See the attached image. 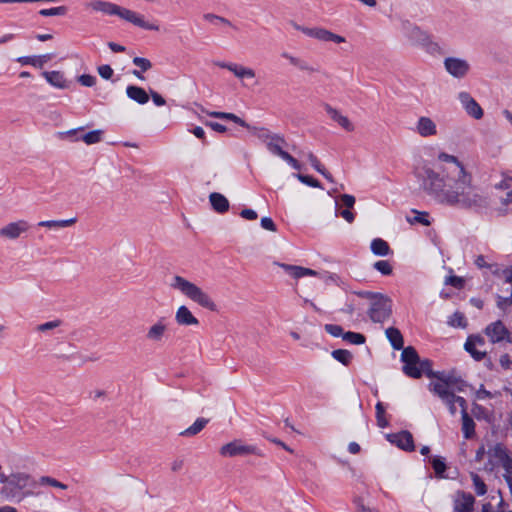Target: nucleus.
Masks as SVG:
<instances>
[{
    "label": "nucleus",
    "mask_w": 512,
    "mask_h": 512,
    "mask_svg": "<svg viewBox=\"0 0 512 512\" xmlns=\"http://www.w3.org/2000/svg\"><path fill=\"white\" fill-rule=\"evenodd\" d=\"M438 160L443 163L440 173L425 163L414 168V176L425 194L450 207L477 210L488 205L487 197L473 185L471 173L456 156L440 153Z\"/></svg>",
    "instance_id": "f257e3e1"
},
{
    "label": "nucleus",
    "mask_w": 512,
    "mask_h": 512,
    "mask_svg": "<svg viewBox=\"0 0 512 512\" xmlns=\"http://www.w3.org/2000/svg\"><path fill=\"white\" fill-rule=\"evenodd\" d=\"M171 289L179 292L182 296L193 301L202 308L210 311L216 310V304L201 287L180 275H173L170 279Z\"/></svg>",
    "instance_id": "f03ea898"
},
{
    "label": "nucleus",
    "mask_w": 512,
    "mask_h": 512,
    "mask_svg": "<svg viewBox=\"0 0 512 512\" xmlns=\"http://www.w3.org/2000/svg\"><path fill=\"white\" fill-rule=\"evenodd\" d=\"M3 484L5 485L1 490V494L7 499H11L17 497L21 490L34 486L35 483L29 474L17 472L7 476Z\"/></svg>",
    "instance_id": "7ed1b4c3"
},
{
    "label": "nucleus",
    "mask_w": 512,
    "mask_h": 512,
    "mask_svg": "<svg viewBox=\"0 0 512 512\" xmlns=\"http://www.w3.org/2000/svg\"><path fill=\"white\" fill-rule=\"evenodd\" d=\"M203 111L210 117L230 120L242 127L251 129L253 131V133L258 137V139L261 140L265 145H267L271 140H273L274 136L276 135V134L271 133L268 129L263 128V127L262 128L251 127L242 118H240L239 116H237L234 113L219 112V111H205V110H203Z\"/></svg>",
    "instance_id": "20e7f679"
},
{
    "label": "nucleus",
    "mask_w": 512,
    "mask_h": 512,
    "mask_svg": "<svg viewBox=\"0 0 512 512\" xmlns=\"http://www.w3.org/2000/svg\"><path fill=\"white\" fill-rule=\"evenodd\" d=\"M368 316L375 323H383L392 313V303L389 297L384 294H377L369 303Z\"/></svg>",
    "instance_id": "39448f33"
},
{
    "label": "nucleus",
    "mask_w": 512,
    "mask_h": 512,
    "mask_svg": "<svg viewBox=\"0 0 512 512\" xmlns=\"http://www.w3.org/2000/svg\"><path fill=\"white\" fill-rule=\"evenodd\" d=\"M168 338L169 323L164 317H161L150 324L145 332L146 341L152 345H163L168 340Z\"/></svg>",
    "instance_id": "423d86ee"
},
{
    "label": "nucleus",
    "mask_w": 512,
    "mask_h": 512,
    "mask_svg": "<svg viewBox=\"0 0 512 512\" xmlns=\"http://www.w3.org/2000/svg\"><path fill=\"white\" fill-rule=\"evenodd\" d=\"M407 38L411 45L421 47L429 53L438 52L440 47L433 41L431 35L417 26H412L407 32Z\"/></svg>",
    "instance_id": "0eeeda50"
},
{
    "label": "nucleus",
    "mask_w": 512,
    "mask_h": 512,
    "mask_svg": "<svg viewBox=\"0 0 512 512\" xmlns=\"http://www.w3.org/2000/svg\"><path fill=\"white\" fill-rule=\"evenodd\" d=\"M401 360L404 363L402 370L405 375L414 379L421 377L419 355L414 347H405L401 353Z\"/></svg>",
    "instance_id": "6e6552de"
},
{
    "label": "nucleus",
    "mask_w": 512,
    "mask_h": 512,
    "mask_svg": "<svg viewBox=\"0 0 512 512\" xmlns=\"http://www.w3.org/2000/svg\"><path fill=\"white\" fill-rule=\"evenodd\" d=\"M219 452L224 457L246 456L250 454L261 456V453L256 446L244 444L239 439L223 445Z\"/></svg>",
    "instance_id": "1a4fd4ad"
},
{
    "label": "nucleus",
    "mask_w": 512,
    "mask_h": 512,
    "mask_svg": "<svg viewBox=\"0 0 512 512\" xmlns=\"http://www.w3.org/2000/svg\"><path fill=\"white\" fill-rule=\"evenodd\" d=\"M114 15L119 16L121 19L126 20L135 26L146 30L158 31L159 26L155 24H150L144 20V17L130 9L121 7L116 4Z\"/></svg>",
    "instance_id": "9d476101"
},
{
    "label": "nucleus",
    "mask_w": 512,
    "mask_h": 512,
    "mask_svg": "<svg viewBox=\"0 0 512 512\" xmlns=\"http://www.w3.org/2000/svg\"><path fill=\"white\" fill-rule=\"evenodd\" d=\"M444 68L454 78L462 79L470 71V64L467 60L459 57H447L444 59Z\"/></svg>",
    "instance_id": "9b49d317"
},
{
    "label": "nucleus",
    "mask_w": 512,
    "mask_h": 512,
    "mask_svg": "<svg viewBox=\"0 0 512 512\" xmlns=\"http://www.w3.org/2000/svg\"><path fill=\"white\" fill-rule=\"evenodd\" d=\"M485 334L493 344H499L504 341L512 343L511 333L500 320L489 324L485 328Z\"/></svg>",
    "instance_id": "f8f14e48"
},
{
    "label": "nucleus",
    "mask_w": 512,
    "mask_h": 512,
    "mask_svg": "<svg viewBox=\"0 0 512 512\" xmlns=\"http://www.w3.org/2000/svg\"><path fill=\"white\" fill-rule=\"evenodd\" d=\"M30 224L24 219L9 222L0 228V237L6 240H16L28 232Z\"/></svg>",
    "instance_id": "ddd939ff"
},
{
    "label": "nucleus",
    "mask_w": 512,
    "mask_h": 512,
    "mask_svg": "<svg viewBox=\"0 0 512 512\" xmlns=\"http://www.w3.org/2000/svg\"><path fill=\"white\" fill-rule=\"evenodd\" d=\"M447 385V383H430L429 388L445 402L450 413L454 415L457 411L455 406L457 402H455V395L447 390L449 388Z\"/></svg>",
    "instance_id": "4468645a"
},
{
    "label": "nucleus",
    "mask_w": 512,
    "mask_h": 512,
    "mask_svg": "<svg viewBox=\"0 0 512 512\" xmlns=\"http://www.w3.org/2000/svg\"><path fill=\"white\" fill-rule=\"evenodd\" d=\"M458 99L468 115L477 120L483 117V109L468 92H460Z\"/></svg>",
    "instance_id": "2eb2a0df"
},
{
    "label": "nucleus",
    "mask_w": 512,
    "mask_h": 512,
    "mask_svg": "<svg viewBox=\"0 0 512 512\" xmlns=\"http://www.w3.org/2000/svg\"><path fill=\"white\" fill-rule=\"evenodd\" d=\"M388 440L405 451L414 450L413 436L408 431H401L399 433L389 434Z\"/></svg>",
    "instance_id": "dca6fc26"
},
{
    "label": "nucleus",
    "mask_w": 512,
    "mask_h": 512,
    "mask_svg": "<svg viewBox=\"0 0 512 512\" xmlns=\"http://www.w3.org/2000/svg\"><path fill=\"white\" fill-rule=\"evenodd\" d=\"M175 322L179 326H198L200 323L186 305H180L176 309Z\"/></svg>",
    "instance_id": "f3484780"
},
{
    "label": "nucleus",
    "mask_w": 512,
    "mask_h": 512,
    "mask_svg": "<svg viewBox=\"0 0 512 512\" xmlns=\"http://www.w3.org/2000/svg\"><path fill=\"white\" fill-rule=\"evenodd\" d=\"M415 132L422 137H431L437 135L436 123L427 116H421L415 125Z\"/></svg>",
    "instance_id": "a211bd4d"
},
{
    "label": "nucleus",
    "mask_w": 512,
    "mask_h": 512,
    "mask_svg": "<svg viewBox=\"0 0 512 512\" xmlns=\"http://www.w3.org/2000/svg\"><path fill=\"white\" fill-rule=\"evenodd\" d=\"M324 109L326 113L330 116V118L338 123L345 131L353 132L355 130L354 124L350 121V119L343 115L339 110L332 107L329 104H325Z\"/></svg>",
    "instance_id": "6ab92c4d"
},
{
    "label": "nucleus",
    "mask_w": 512,
    "mask_h": 512,
    "mask_svg": "<svg viewBox=\"0 0 512 512\" xmlns=\"http://www.w3.org/2000/svg\"><path fill=\"white\" fill-rule=\"evenodd\" d=\"M281 57L286 59L290 63V65L296 67L302 72H306L308 74H315L319 72L318 68L310 65L309 62H307L306 60L294 56L288 52H282Z\"/></svg>",
    "instance_id": "aec40b11"
},
{
    "label": "nucleus",
    "mask_w": 512,
    "mask_h": 512,
    "mask_svg": "<svg viewBox=\"0 0 512 512\" xmlns=\"http://www.w3.org/2000/svg\"><path fill=\"white\" fill-rule=\"evenodd\" d=\"M281 268H283L289 275H291L295 279H299L305 276H316L318 272L312 270L310 268H305L302 266L289 265V264H278Z\"/></svg>",
    "instance_id": "412c9836"
},
{
    "label": "nucleus",
    "mask_w": 512,
    "mask_h": 512,
    "mask_svg": "<svg viewBox=\"0 0 512 512\" xmlns=\"http://www.w3.org/2000/svg\"><path fill=\"white\" fill-rule=\"evenodd\" d=\"M42 76L46 79V81L59 89L68 88V81L65 79L64 74L60 71H44Z\"/></svg>",
    "instance_id": "4be33fe9"
},
{
    "label": "nucleus",
    "mask_w": 512,
    "mask_h": 512,
    "mask_svg": "<svg viewBox=\"0 0 512 512\" xmlns=\"http://www.w3.org/2000/svg\"><path fill=\"white\" fill-rule=\"evenodd\" d=\"M127 97L140 105H144L149 101V94L142 87L129 85L126 88Z\"/></svg>",
    "instance_id": "5701e85b"
},
{
    "label": "nucleus",
    "mask_w": 512,
    "mask_h": 512,
    "mask_svg": "<svg viewBox=\"0 0 512 512\" xmlns=\"http://www.w3.org/2000/svg\"><path fill=\"white\" fill-rule=\"evenodd\" d=\"M53 55L43 54L38 56H21L17 58V62L22 65H32L37 68H42L47 62L52 59Z\"/></svg>",
    "instance_id": "b1692460"
},
{
    "label": "nucleus",
    "mask_w": 512,
    "mask_h": 512,
    "mask_svg": "<svg viewBox=\"0 0 512 512\" xmlns=\"http://www.w3.org/2000/svg\"><path fill=\"white\" fill-rule=\"evenodd\" d=\"M474 497L471 494L461 493L455 500L457 512H473Z\"/></svg>",
    "instance_id": "393cba45"
},
{
    "label": "nucleus",
    "mask_w": 512,
    "mask_h": 512,
    "mask_svg": "<svg viewBox=\"0 0 512 512\" xmlns=\"http://www.w3.org/2000/svg\"><path fill=\"white\" fill-rule=\"evenodd\" d=\"M432 383H447L448 391L455 395V392H462L467 384L460 379L454 378L452 375L444 374L440 381H433Z\"/></svg>",
    "instance_id": "a878e982"
},
{
    "label": "nucleus",
    "mask_w": 512,
    "mask_h": 512,
    "mask_svg": "<svg viewBox=\"0 0 512 512\" xmlns=\"http://www.w3.org/2000/svg\"><path fill=\"white\" fill-rule=\"evenodd\" d=\"M85 6L93 11H99L108 15H114L116 8V4L103 0H93L86 3Z\"/></svg>",
    "instance_id": "bb28decb"
},
{
    "label": "nucleus",
    "mask_w": 512,
    "mask_h": 512,
    "mask_svg": "<svg viewBox=\"0 0 512 512\" xmlns=\"http://www.w3.org/2000/svg\"><path fill=\"white\" fill-rule=\"evenodd\" d=\"M210 203L213 209L218 213H224L229 209V202L227 198L217 192H213L209 195Z\"/></svg>",
    "instance_id": "cd10ccee"
},
{
    "label": "nucleus",
    "mask_w": 512,
    "mask_h": 512,
    "mask_svg": "<svg viewBox=\"0 0 512 512\" xmlns=\"http://www.w3.org/2000/svg\"><path fill=\"white\" fill-rule=\"evenodd\" d=\"M386 337L391 343L392 347L395 350H402L404 349V340L401 332L399 329L395 327H389L385 331Z\"/></svg>",
    "instance_id": "c85d7f7f"
},
{
    "label": "nucleus",
    "mask_w": 512,
    "mask_h": 512,
    "mask_svg": "<svg viewBox=\"0 0 512 512\" xmlns=\"http://www.w3.org/2000/svg\"><path fill=\"white\" fill-rule=\"evenodd\" d=\"M286 141L283 136L276 134L267 145V149L274 155L281 157L286 151L283 150V147L286 145Z\"/></svg>",
    "instance_id": "c756f323"
},
{
    "label": "nucleus",
    "mask_w": 512,
    "mask_h": 512,
    "mask_svg": "<svg viewBox=\"0 0 512 512\" xmlns=\"http://www.w3.org/2000/svg\"><path fill=\"white\" fill-rule=\"evenodd\" d=\"M229 71L232 72L235 77L240 80L253 79L256 76V73L252 68L245 67L236 63H234L232 67H229Z\"/></svg>",
    "instance_id": "7c9ffc66"
},
{
    "label": "nucleus",
    "mask_w": 512,
    "mask_h": 512,
    "mask_svg": "<svg viewBox=\"0 0 512 512\" xmlns=\"http://www.w3.org/2000/svg\"><path fill=\"white\" fill-rule=\"evenodd\" d=\"M489 454L495 457L501 463L505 473H507V464L508 462L512 464V459L508 457L505 448L497 444L493 447V449L489 451Z\"/></svg>",
    "instance_id": "2f4dec72"
},
{
    "label": "nucleus",
    "mask_w": 512,
    "mask_h": 512,
    "mask_svg": "<svg viewBox=\"0 0 512 512\" xmlns=\"http://www.w3.org/2000/svg\"><path fill=\"white\" fill-rule=\"evenodd\" d=\"M76 218H70L65 220H46L38 223V226L46 227L49 229H62L73 226L76 223Z\"/></svg>",
    "instance_id": "473e14b6"
},
{
    "label": "nucleus",
    "mask_w": 512,
    "mask_h": 512,
    "mask_svg": "<svg viewBox=\"0 0 512 512\" xmlns=\"http://www.w3.org/2000/svg\"><path fill=\"white\" fill-rule=\"evenodd\" d=\"M419 369L421 371V376L425 374L429 378H436L437 381H440L445 374L444 372H434L432 370V362L429 359L421 360L419 358Z\"/></svg>",
    "instance_id": "72a5a7b5"
},
{
    "label": "nucleus",
    "mask_w": 512,
    "mask_h": 512,
    "mask_svg": "<svg viewBox=\"0 0 512 512\" xmlns=\"http://www.w3.org/2000/svg\"><path fill=\"white\" fill-rule=\"evenodd\" d=\"M302 32L309 37L318 39L324 42H330L331 31L323 29V28H311V29H302Z\"/></svg>",
    "instance_id": "f704fd0d"
},
{
    "label": "nucleus",
    "mask_w": 512,
    "mask_h": 512,
    "mask_svg": "<svg viewBox=\"0 0 512 512\" xmlns=\"http://www.w3.org/2000/svg\"><path fill=\"white\" fill-rule=\"evenodd\" d=\"M371 251L377 256H387L391 252L388 243L381 238L372 240Z\"/></svg>",
    "instance_id": "c9c22d12"
},
{
    "label": "nucleus",
    "mask_w": 512,
    "mask_h": 512,
    "mask_svg": "<svg viewBox=\"0 0 512 512\" xmlns=\"http://www.w3.org/2000/svg\"><path fill=\"white\" fill-rule=\"evenodd\" d=\"M103 138V131L100 129L90 131L88 133L83 134L80 137H76L74 140L79 141L82 140L87 145H92L99 143Z\"/></svg>",
    "instance_id": "e433bc0d"
},
{
    "label": "nucleus",
    "mask_w": 512,
    "mask_h": 512,
    "mask_svg": "<svg viewBox=\"0 0 512 512\" xmlns=\"http://www.w3.org/2000/svg\"><path fill=\"white\" fill-rule=\"evenodd\" d=\"M475 423L473 419L468 415L467 412H464L462 415V432L466 439H470L475 434Z\"/></svg>",
    "instance_id": "4c0bfd02"
},
{
    "label": "nucleus",
    "mask_w": 512,
    "mask_h": 512,
    "mask_svg": "<svg viewBox=\"0 0 512 512\" xmlns=\"http://www.w3.org/2000/svg\"><path fill=\"white\" fill-rule=\"evenodd\" d=\"M208 423V419L198 418L190 427L180 433L181 436H194L198 434Z\"/></svg>",
    "instance_id": "58836bf2"
},
{
    "label": "nucleus",
    "mask_w": 512,
    "mask_h": 512,
    "mask_svg": "<svg viewBox=\"0 0 512 512\" xmlns=\"http://www.w3.org/2000/svg\"><path fill=\"white\" fill-rule=\"evenodd\" d=\"M331 355L335 360L339 361L345 366L349 365L353 358L352 353L345 349L334 350L332 351Z\"/></svg>",
    "instance_id": "ea45409f"
},
{
    "label": "nucleus",
    "mask_w": 512,
    "mask_h": 512,
    "mask_svg": "<svg viewBox=\"0 0 512 512\" xmlns=\"http://www.w3.org/2000/svg\"><path fill=\"white\" fill-rule=\"evenodd\" d=\"M343 340L351 344L361 345L365 343L366 338L361 333L348 331L343 334Z\"/></svg>",
    "instance_id": "a19ab883"
},
{
    "label": "nucleus",
    "mask_w": 512,
    "mask_h": 512,
    "mask_svg": "<svg viewBox=\"0 0 512 512\" xmlns=\"http://www.w3.org/2000/svg\"><path fill=\"white\" fill-rule=\"evenodd\" d=\"M471 479L473 481L474 489L477 495L482 496L486 494L487 487L484 481L480 478V476L474 472L471 474Z\"/></svg>",
    "instance_id": "79ce46f5"
},
{
    "label": "nucleus",
    "mask_w": 512,
    "mask_h": 512,
    "mask_svg": "<svg viewBox=\"0 0 512 512\" xmlns=\"http://www.w3.org/2000/svg\"><path fill=\"white\" fill-rule=\"evenodd\" d=\"M61 324H62V322L59 319L52 320V321L37 325L35 327V331L41 332V333L50 332V331L60 327Z\"/></svg>",
    "instance_id": "37998d69"
},
{
    "label": "nucleus",
    "mask_w": 512,
    "mask_h": 512,
    "mask_svg": "<svg viewBox=\"0 0 512 512\" xmlns=\"http://www.w3.org/2000/svg\"><path fill=\"white\" fill-rule=\"evenodd\" d=\"M377 425L381 428L388 426V421L385 418V408L381 402H378L375 406Z\"/></svg>",
    "instance_id": "c03bdc74"
},
{
    "label": "nucleus",
    "mask_w": 512,
    "mask_h": 512,
    "mask_svg": "<svg viewBox=\"0 0 512 512\" xmlns=\"http://www.w3.org/2000/svg\"><path fill=\"white\" fill-rule=\"evenodd\" d=\"M475 265L482 269V268H489L493 271V273H498L499 272V269L497 267L496 264L494 263H489L487 260H486V257L483 256V255H478L474 261Z\"/></svg>",
    "instance_id": "a18cd8bd"
},
{
    "label": "nucleus",
    "mask_w": 512,
    "mask_h": 512,
    "mask_svg": "<svg viewBox=\"0 0 512 512\" xmlns=\"http://www.w3.org/2000/svg\"><path fill=\"white\" fill-rule=\"evenodd\" d=\"M67 13V8L65 6H58L49 9H42L39 11V14L42 16H63Z\"/></svg>",
    "instance_id": "49530a36"
},
{
    "label": "nucleus",
    "mask_w": 512,
    "mask_h": 512,
    "mask_svg": "<svg viewBox=\"0 0 512 512\" xmlns=\"http://www.w3.org/2000/svg\"><path fill=\"white\" fill-rule=\"evenodd\" d=\"M413 213H415V217L413 219H408L410 223H420L424 226H429L431 224L428 219L429 214L427 212H419L414 210Z\"/></svg>",
    "instance_id": "de8ad7c7"
},
{
    "label": "nucleus",
    "mask_w": 512,
    "mask_h": 512,
    "mask_svg": "<svg viewBox=\"0 0 512 512\" xmlns=\"http://www.w3.org/2000/svg\"><path fill=\"white\" fill-rule=\"evenodd\" d=\"M39 482L42 485H50L52 487L63 489V490L67 489L66 484L59 482L58 480H56L55 478H52L50 476H42L40 478Z\"/></svg>",
    "instance_id": "09e8293b"
},
{
    "label": "nucleus",
    "mask_w": 512,
    "mask_h": 512,
    "mask_svg": "<svg viewBox=\"0 0 512 512\" xmlns=\"http://www.w3.org/2000/svg\"><path fill=\"white\" fill-rule=\"evenodd\" d=\"M373 267L383 275H390L392 273V266L387 260L377 261Z\"/></svg>",
    "instance_id": "8fccbe9b"
},
{
    "label": "nucleus",
    "mask_w": 512,
    "mask_h": 512,
    "mask_svg": "<svg viewBox=\"0 0 512 512\" xmlns=\"http://www.w3.org/2000/svg\"><path fill=\"white\" fill-rule=\"evenodd\" d=\"M485 344V339L480 336V335H472V336H469L466 343H465V348H472V347H482L484 346Z\"/></svg>",
    "instance_id": "3c124183"
},
{
    "label": "nucleus",
    "mask_w": 512,
    "mask_h": 512,
    "mask_svg": "<svg viewBox=\"0 0 512 512\" xmlns=\"http://www.w3.org/2000/svg\"><path fill=\"white\" fill-rule=\"evenodd\" d=\"M432 467L436 473L437 476H442V474L446 470V464L444 460L440 457H434L431 461Z\"/></svg>",
    "instance_id": "603ef678"
},
{
    "label": "nucleus",
    "mask_w": 512,
    "mask_h": 512,
    "mask_svg": "<svg viewBox=\"0 0 512 512\" xmlns=\"http://www.w3.org/2000/svg\"><path fill=\"white\" fill-rule=\"evenodd\" d=\"M83 130H84V127H78V128H73V129H70L67 131H62V132L58 133V138L61 140L69 139L71 141H75L74 139L76 138L75 136L77 135V133L80 131H83Z\"/></svg>",
    "instance_id": "864d4df0"
},
{
    "label": "nucleus",
    "mask_w": 512,
    "mask_h": 512,
    "mask_svg": "<svg viewBox=\"0 0 512 512\" xmlns=\"http://www.w3.org/2000/svg\"><path fill=\"white\" fill-rule=\"evenodd\" d=\"M133 64L141 69L142 72L148 71L152 67L149 59L143 57H134Z\"/></svg>",
    "instance_id": "5fc2aeb1"
},
{
    "label": "nucleus",
    "mask_w": 512,
    "mask_h": 512,
    "mask_svg": "<svg viewBox=\"0 0 512 512\" xmlns=\"http://www.w3.org/2000/svg\"><path fill=\"white\" fill-rule=\"evenodd\" d=\"M325 331L332 335L333 337H342L343 338V328L340 325L336 324H326Z\"/></svg>",
    "instance_id": "6e6d98bb"
},
{
    "label": "nucleus",
    "mask_w": 512,
    "mask_h": 512,
    "mask_svg": "<svg viewBox=\"0 0 512 512\" xmlns=\"http://www.w3.org/2000/svg\"><path fill=\"white\" fill-rule=\"evenodd\" d=\"M296 177L298 178L299 181H301L302 183H304L306 185H309V186L315 187V188L321 187L320 182L311 176L297 174Z\"/></svg>",
    "instance_id": "4d7b16f0"
},
{
    "label": "nucleus",
    "mask_w": 512,
    "mask_h": 512,
    "mask_svg": "<svg viewBox=\"0 0 512 512\" xmlns=\"http://www.w3.org/2000/svg\"><path fill=\"white\" fill-rule=\"evenodd\" d=\"M450 324L452 326L465 327L466 319L462 313L455 312L451 317Z\"/></svg>",
    "instance_id": "13d9d810"
},
{
    "label": "nucleus",
    "mask_w": 512,
    "mask_h": 512,
    "mask_svg": "<svg viewBox=\"0 0 512 512\" xmlns=\"http://www.w3.org/2000/svg\"><path fill=\"white\" fill-rule=\"evenodd\" d=\"M98 74L105 80L112 78L114 71L109 65H101L97 68Z\"/></svg>",
    "instance_id": "bf43d9fd"
},
{
    "label": "nucleus",
    "mask_w": 512,
    "mask_h": 512,
    "mask_svg": "<svg viewBox=\"0 0 512 512\" xmlns=\"http://www.w3.org/2000/svg\"><path fill=\"white\" fill-rule=\"evenodd\" d=\"M78 81L81 85L85 87H92L96 83V78L89 74H83L78 77Z\"/></svg>",
    "instance_id": "052dcab7"
},
{
    "label": "nucleus",
    "mask_w": 512,
    "mask_h": 512,
    "mask_svg": "<svg viewBox=\"0 0 512 512\" xmlns=\"http://www.w3.org/2000/svg\"><path fill=\"white\" fill-rule=\"evenodd\" d=\"M446 284H450L451 286L461 289L464 286V280L461 277L458 276H449L446 281Z\"/></svg>",
    "instance_id": "680f3d73"
},
{
    "label": "nucleus",
    "mask_w": 512,
    "mask_h": 512,
    "mask_svg": "<svg viewBox=\"0 0 512 512\" xmlns=\"http://www.w3.org/2000/svg\"><path fill=\"white\" fill-rule=\"evenodd\" d=\"M281 158L286 161L289 165H291L294 169L296 170H300L301 169V165L300 163L292 156L290 155L288 152H285Z\"/></svg>",
    "instance_id": "e2e57ef3"
},
{
    "label": "nucleus",
    "mask_w": 512,
    "mask_h": 512,
    "mask_svg": "<svg viewBox=\"0 0 512 512\" xmlns=\"http://www.w3.org/2000/svg\"><path fill=\"white\" fill-rule=\"evenodd\" d=\"M281 158L286 161L289 165H291L294 169L296 170H300L301 169V165L300 163L292 156L290 155L288 152H285Z\"/></svg>",
    "instance_id": "0e129e2a"
},
{
    "label": "nucleus",
    "mask_w": 512,
    "mask_h": 512,
    "mask_svg": "<svg viewBox=\"0 0 512 512\" xmlns=\"http://www.w3.org/2000/svg\"><path fill=\"white\" fill-rule=\"evenodd\" d=\"M308 161L310 162L311 166L317 171L322 172V169L324 168L323 165L320 163L318 158L313 153H308L307 155Z\"/></svg>",
    "instance_id": "69168bd1"
},
{
    "label": "nucleus",
    "mask_w": 512,
    "mask_h": 512,
    "mask_svg": "<svg viewBox=\"0 0 512 512\" xmlns=\"http://www.w3.org/2000/svg\"><path fill=\"white\" fill-rule=\"evenodd\" d=\"M467 352H469L471 354V356L477 360V361H480L482 359L485 358L486 356V351H481V350H478L477 348L475 347H468V348H465Z\"/></svg>",
    "instance_id": "338daca9"
},
{
    "label": "nucleus",
    "mask_w": 512,
    "mask_h": 512,
    "mask_svg": "<svg viewBox=\"0 0 512 512\" xmlns=\"http://www.w3.org/2000/svg\"><path fill=\"white\" fill-rule=\"evenodd\" d=\"M261 226L263 229L269 230L272 232H275L277 230L275 223L273 222V220L270 217H263L261 219Z\"/></svg>",
    "instance_id": "774afa93"
}]
</instances>
